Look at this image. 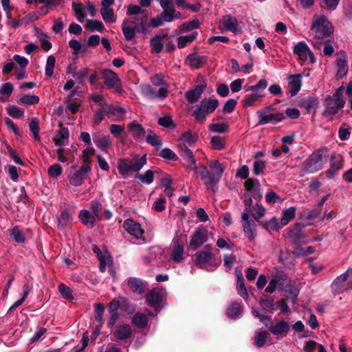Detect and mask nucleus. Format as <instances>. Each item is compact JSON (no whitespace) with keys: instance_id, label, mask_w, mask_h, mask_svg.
Returning <instances> with one entry per match:
<instances>
[{"instance_id":"nucleus-16","label":"nucleus","mask_w":352,"mask_h":352,"mask_svg":"<svg viewBox=\"0 0 352 352\" xmlns=\"http://www.w3.org/2000/svg\"><path fill=\"white\" fill-rule=\"evenodd\" d=\"M90 172V166L87 164H82L79 170L69 176V183L74 186H80Z\"/></svg>"},{"instance_id":"nucleus-30","label":"nucleus","mask_w":352,"mask_h":352,"mask_svg":"<svg viewBox=\"0 0 352 352\" xmlns=\"http://www.w3.org/2000/svg\"><path fill=\"white\" fill-rule=\"evenodd\" d=\"M128 128L132 136L137 140H142L145 136V131L142 126L136 121H133L128 125Z\"/></svg>"},{"instance_id":"nucleus-34","label":"nucleus","mask_w":352,"mask_h":352,"mask_svg":"<svg viewBox=\"0 0 352 352\" xmlns=\"http://www.w3.org/2000/svg\"><path fill=\"white\" fill-rule=\"evenodd\" d=\"M270 336V334L267 331L263 329H259L256 331L254 338V344L258 347H263Z\"/></svg>"},{"instance_id":"nucleus-22","label":"nucleus","mask_w":352,"mask_h":352,"mask_svg":"<svg viewBox=\"0 0 352 352\" xmlns=\"http://www.w3.org/2000/svg\"><path fill=\"white\" fill-rule=\"evenodd\" d=\"M200 176L207 189L215 192L217 189V179H214L212 173L206 166H202L200 170Z\"/></svg>"},{"instance_id":"nucleus-2","label":"nucleus","mask_w":352,"mask_h":352,"mask_svg":"<svg viewBox=\"0 0 352 352\" xmlns=\"http://www.w3.org/2000/svg\"><path fill=\"white\" fill-rule=\"evenodd\" d=\"M333 32V27L322 14H315L310 28V40L314 45H321Z\"/></svg>"},{"instance_id":"nucleus-8","label":"nucleus","mask_w":352,"mask_h":352,"mask_svg":"<svg viewBox=\"0 0 352 352\" xmlns=\"http://www.w3.org/2000/svg\"><path fill=\"white\" fill-rule=\"evenodd\" d=\"M331 287L333 291L338 294L352 288V270L349 269L338 276L333 282Z\"/></svg>"},{"instance_id":"nucleus-62","label":"nucleus","mask_w":352,"mask_h":352,"mask_svg":"<svg viewBox=\"0 0 352 352\" xmlns=\"http://www.w3.org/2000/svg\"><path fill=\"white\" fill-rule=\"evenodd\" d=\"M104 307L102 304H96L95 305V318L97 321H98L102 325L104 322Z\"/></svg>"},{"instance_id":"nucleus-15","label":"nucleus","mask_w":352,"mask_h":352,"mask_svg":"<svg viewBox=\"0 0 352 352\" xmlns=\"http://www.w3.org/2000/svg\"><path fill=\"white\" fill-rule=\"evenodd\" d=\"M123 228L131 236L137 239H142L144 241L143 236L144 230L141 225L131 219H127L124 221Z\"/></svg>"},{"instance_id":"nucleus-11","label":"nucleus","mask_w":352,"mask_h":352,"mask_svg":"<svg viewBox=\"0 0 352 352\" xmlns=\"http://www.w3.org/2000/svg\"><path fill=\"white\" fill-rule=\"evenodd\" d=\"M241 223L243 231L250 240H254L256 236V223L250 219V210L245 209L241 214Z\"/></svg>"},{"instance_id":"nucleus-1","label":"nucleus","mask_w":352,"mask_h":352,"mask_svg":"<svg viewBox=\"0 0 352 352\" xmlns=\"http://www.w3.org/2000/svg\"><path fill=\"white\" fill-rule=\"evenodd\" d=\"M126 14L132 16L131 21L124 20L122 25V30L125 38L127 41L132 40L135 35V30L128 25L129 23L136 26L138 32L144 34L150 33V28L154 27V18L147 22L148 12L147 10L142 9L140 6L130 5L126 10Z\"/></svg>"},{"instance_id":"nucleus-9","label":"nucleus","mask_w":352,"mask_h":352,"mask_svg":"<svg viewBox=\"0 0 352 352\" xmlns=\"http://www.w3.org/2000/svg\"><path fill=\"white\" fill-rule=\"evenodd\" d=\"M325 160H324V156L320 153V152L314 153L310 155L308 160H306L305 164V170L308 173H314L319 170H320Z\"/></svg>"},{"instance_id":"nucleus-55","label":"nucleus","mask_w":352,"mask_h":352,"mask_svg":"<svg viewBox=\"0 0 352 352\" xmlns=\"http://www.w3.org/2000/svg\"><path fill=\"white\" fill-rule=\"evenodd\" d=\"M147 317L145 314L137 313L134 315L133 322L138 327H144L147 324Z\"/></svg>"},{"instance_id":"nucleus-41","label":"nucleus","mask_w":352,"mask_h":352,"mask_svg":"<svg viewBox=\"0 0 352 352\" xmlns=\"http://www.w3.org/2000/svg\"><path fill=\"white\" fill-rule=\"evenodd\" d=\"M296 215V208L290 207L287 209H285L283 211V217L280 219L281 224L283 226H285L289 223L290 221H292Z\"/></svg>"},{"instance_id":"nucleus-47","label":"nucleus","mask_w":352,"mask_h":352,"mask_svg":"<svg viewBox=\"0 0 352 352\" xmlns=\"http://www.w3.org/2000/svg\"><path fill=\"white\" fill-rule=\"evenodd\" d=\"M29 127L33 134L34 139L36 141H39L41 139L39 136V120L37 118H32Z\"/></svg>"},{"instance_id":"nucleus-6","label":"nucleus","mask_w":352,"mask_h":352,"mask_svg":"<svg viewBox=\"0 0 352 352\" xmlns=\"http://www.w3.org/2000/svg\"><path fill=\"white\" fill-rule=\"evenodd\" d=\"M344 91V86L340 87L332 96H329L325 100V111L324 113L328 115H334L341 109L345 101L342 98V94Z\"/></svg>"},{"instance_id":"nucleus-17","label":"nucleus","mask_w":352,"mask_h":352,"mask_svg":"<svg viewBox=\"0 0 352 352\" xmlns=\"http://www.w3.org/2000/svg\"><path fill=\"white\" fill-rule=\"evenodd\" d=\"M197 78L198 80L202 82V83L196 85L193 89L189 90L186 93V100L190 104L195 103L199 100L201 94L206 87V84L204 82V76L199 75Z\"/></svg>"},{"instance_id":"nucleus-46","label":"nucleus","mask_w":352,"mask_h":352,"mask_svg":"<svg viewBox=\"0 0 352 352\" xmlns=\"http://www.w3.org/2000/svg\"><path fill=\"white\" fill-rule=\"evenodd\" d=\"M266 162L261 159H256L253 163V173L256 175H263L266 168Z\"/></svg>"},{"instance_id":"nucleus-38","label":"nucleus","mask_w":352,"mask_h":352,"mask_svg":"<svg viewBox=\"0 0 352 352\" xmlns=\"http://www.w3.org/2000/svg\"><path fill=\"white\" fill-rule=\"evenodd\" d=\"M245 209H248L250 210V214H251L254 219L256 221H258L260 219L265 215L266 211L265 208L263 206L258 204L251 208H246Z\"/></svg>"},{"instance_id":"nucleus-33","label":"nucleus","mask_w":352,"mask_h":352,"mask_svg":"<svg viewBox=\"0 0 352 352\" xmlns=\"http://www.w3.org/2000/svg\"><path fill=\"white\" fill-rule=\"evenodd\" d=\"M212 170V175L214 179H217V184L219 183L222 174L226 168L225 165L223 163L219 162L218 160H213L210 162L209 165Z\"/></svg>"},{"instance_id":"nucleus-24","label":"nucleus","mask_w":352,"mask_h":352,"mask_svg":"<svg viewBox=\"0 0 352 352\" xmlns=\"http://www.w3.org/2000/svg\"><path fill=\"white\" fill-rule=\"evenodd\" d=\"M244 186L245 190L250 192L255 199L258 200L262 197L260 190L261 185L257 179L248 178L245 181Z\"/></svg>"},{"instance_id":"nucleus-51","label":"nucleus","mask_w":352,"mask_h":352,"mask_svg":"<svg viewBox=\"0 0 352 352\" xmlns=\"http://www.w3.org/2000/svg\"><path fill=\"white\" fill-rule=\"evenodd\" d=\"M73 10L75 12L76 16L78 19V21L80 23L83 22L85 18V8L84 6L80 3H74L72 5Z\"/></svg>"},{"instance_id":"nucleus-61","label":"nucleus","mask_w":352,"mask_h":352,"mask_svg":"<svg viewBox=\"0 0 352 352\" xmlns=\"http://www.w3.org/2000/svg\"><path fill=\"white\" fill-rule=\"evenodd\" d=\"M237 292H238V294L243 298H248V292H247V289L245 287V283H244V279L242 276V275H241L240 276L238 277V280H237Z\"/></svg>"},{"instance_id":"nucleus-18","label":"nucleus","mask_w":352,"mask_h":352,"mask_svg":"<svg viewBox=\"0 0 352 352\" xmlns=\"http://www.w3.org/2000/svg\"><path fill=\"white\" fill-rule=\"evenodd\" d=\"M184 243L180 239H174L170 253V259L175 263H180L184 259Z\"/></svg>"},{"instance_id":"nucleus-64","label":"nucleus","mask_w":352,"mask_h":352,"mask_svg":"<svg viewBox=\"0 0 352 352\" xmlns=\"http://www.w3.org/2000/svg\"><path fill=\"white\" fill-rule=\"evenodd\" d=\"M58 291L64 298L69 300L74 299L72 294V289L65 284L61 283L58 285Z\"/></svg>"},{"instance_id":"nucleus-25","label":"nucleus","mask_w":352,"mask_h":352,"mask_svg":"<svg viewBox=\"0 0 352 352\" xmlns=\"http://www.w3.org/2000/svg\"><path fill=\"white\" fill-rule=\"evenodd\" d=\"M93 140L96 146L104 152H107L112 145V141L108 135H94Z\"/></svg>"},{"instance_id":"nucleus-35","label":"nucleus","mask_w":352,"mask_h":352,"mask_svg":"<svg viewBox=\"0 0 352 352\" xmlns=\"http://www.w3.org/2000/svg\"><path fill=\"white\" fill-rule=\"evenodd\" d=\"M265 96L264 93L254 92L245 96L243 100V105L245 107L253 106L256 102H259Z\"/></svg>"},{"instance_id":"nucleus-32","label":"nucleus","mask_w":352,"mask_h":352,"mask_svg":"<svg viewBox=\"0 0 352 352\" xmlns=\"http://www.w3.org/2000/svg\"><path fill=\"white\" fill-rule=\"evenodd\" d=\"M105 113L115 116L113 120L120 121L125 118V110L120 106L107 105Z\"/></svg>"},{"instance_id":"nucleus-54","label":"nucleus","mask_w":352,"mask_h":352,"mask_svg":"<svg viewBox=\"0 0 352 352\" xmlns=\"http://www.w3.org/2000/svg\"><path fill=\"white\" fill-rule=\"evenodd\" d=\"M56 64V58L54 56H49L47 58L46 65H45V75L47 76L51 77L54 74V68Z\"/></svg>"},{"instance_id":"nucleus-3","label":"nucleus","mask_w":352,"mask_h":352,"mask_svg":"<svg viewBox=\"0 0 352 352\" xmlns=\"http://www.w3.org/2000/svg\"><path fill=\"white\" fill-rule=\"evenodd\" d=\"M252 314L255 317H257L265 327L268 329L270 332L278 339L286 337L290 330L289 322L284 320L275 319L272 321L270 316L261 314L258 311L254 309H252Z\"/></svg>"},{"instance_id":"nucleus-27","label":"nucleus","mask_w":352,"mask_h":352,"mask_svg":"<svg viewBox=\"0 0 352 352\" xmlns=\"http://www.w3.org/2000/svg\"><path fill=\"white\" fill-rule=\"evenodd\" d=\"M220 28L235 33L238 31V21L230 15L225 16L221 21Z\"/></svg>"},{"instance_id":"nucleus-5","label":"nucleus","mask_w":352,"mask_h":352,"mask_svg":"<svg viewBox=\"0 0 352 352\" xmlns=\"http://www.w3.org/2000/svg\"><path fill=\"white\" fill-rule=\"evenodd\" d=\"M219 106V101L217 99L208 98L203 99L200 104L195 107L192 111V116L200 122L203 123L206 118L212 113Z\"/></svg>"},{"instance_id":"nucleus-56","label":"nucleus","mask_w":352,"mask_h":352,"mask_svg":"<svg viewBox=\"0 0 352 352\" xmlns=\"http://www.w3.org/2000/svg\"><path fill=\"white\" fill-rule=\"evenodd\" d=\"M159 155L163 159L168 161H176L177 160V156L175 153L170 148H165L162 149Z\"/></svg>"},{"instance_id":"nucleus-59","label":"nucleus","mask_w":352,"mask_h":352,"mask_svg":"<svg viewBox=\"0 0 352 352\" xmlns=\"http://www.w3.org/2000/svg\"><path fill=\"white\" fill-rule=\"evenodd\" d=\"M331 167L338 170L342 167V157L339 154H333L331 157Z\"/></svg>"},{"instance_id":"nucleus-23","label":"nucleus","mask_w":352,"mask_h":352,"mask_svg":"<svg viewBox=\"0 0 352 352\" xmlns=\"http://www.w3.org/2000/svg\"><path fill=\"white\" fill-rule=\"evenodd\" d=\"M178 148L180 155L190 164V168L196 171L197 166L192 151L184 143L179 144Z\"/></svg>"},{"instance_id":"nucleus-14","label":"nucleus","mask_w":352,"mask_h":352,"mask_svg":"<svg viewBox=\"0 0 352 352\" xmlns=\"http://www.w3.org/2000/svg\"><path fill=\"white\" fill-rule=\"evenodd\" d=\"M207 241L208 230L205 228H199L195 230L193 234L191 236V239L188 245L193 250H195Z\"/></svg>"},{"instance_id":"nucleus-28","label":"nucleus","mask_w":352,"mask_h":352,"mask_svg":"<svg viewBox=\"0 0 352 352\" xmlns=\"http://www.w3.org/2000/svg\"><path fill=\"white\" fill-rule=\"evenodd\" d=\"M126 283L129 289L134 293L140 294H142L146 287V284L141 279L131 277L126 280Z\"/></svg>"},{"instance_id":"nucleus-7","label":"nucleus","mask_w":352,"mask_h":352,"mask_svg":"<svg viewBox=\"0 0 352 352\" xmlns=\"http://www.w3.org/2000/svg\"><path fill=\"white\" fill-rule=\"evenodd\" d=\"M194 256L195 265L199 268L212 271L217 267L214 254L210 251H199Z\"/></svg>"},{"instance_id":"nucleus-29","label":"nucleus","mask_w":352,"mask_h":352,"mask_svg":"<svg viewBox=\"0 0 352 352\" xmlns=\"http://www.w3.org/2000/svg\"><path fill=\"white\" fill-rule=\"evenodd\" d=\"M206 56H198L196 54H189L186 59V63L192 69L200 68L206 63Z\"/></svg>"},{"instance_id":"nucleus-45","label":"nucleus","mask_w":352,"mask_h":352,"mask_svg":"<svg viewBox=\"0 0 352 352\" xmlns=\"http://www.w3.org/2000/svg\"><path fill=\"white\" fill-rule=\"evenodd\" d=\"M100 13L103 20L106 23H113L116 21L113 11L110 7H102Z\"/></svg>"},{"instance_id":"nucleus-63","label":"nucleus","mask_w":352,"mask_h":352,"mask_svg":"<svg viewBox=\"0 0 352 352\" xmlns=\"http://www.w3.org/2000/svg\"><path fill=\"white\" fill-rule=\"evenodd\" d=\"M179 140L183 141L184 143L192 145L197 142V137L193 135L191 131H188L181 135Z\"/></svg>"},{"instance_id":"nucleus-4","label":"nucleus","mask_w":352,"mask_h":352,"mask_svg":"<svg viewBox=\"0 0 352 352\" xmlns=\"http://www.w3.org/2000/svg\"><path fill=\"white\" fill-rule=\"evenodd\" d=\"M146 163V155H135L132 159H120L118 162L119 173L126 178L131 173L138 172Z\"/></svg>"},{"instance_id":"nucleus-60","label":"nucleus","mask_w":352,"mask_h":352,"mask_svg":"<svg viewBox=\"0 0 352 352\" xmlns=\"http://www.w3.org/2000/svg\"><path fill=\"white\" fill-rule=\"evenodd\" d=\"M19 101L24 104H35L39 102V97L36 95H24L20 98Z\"/></svg>"},{"instance_id":"nucleus-57","label":"nucleus","mask_w":352,"mask_h":352,"mask_svg":"<svg viewBox=\"0 0 352 352\" xmlns=\"http://www.w3.org/2000/svg\"><path fill=\"white\" fill-rule=\"evenodd\" d=\"M10 234L17 243H23L25 241L24 234L17 226L14 227L10 230Z\"/></svg>"},{"instance_id":"nucleus-13","label":"nucleus","mask_w":352,"mask_h":352,"mask_svg":"<svg viewBox=\"0 0 352 352\" xmlns=\"http://www.w3.org/2000/svg\"><path fill=\"white\" fill-rule=\"evenodd\" d=\"M101 77L108 88L119 92L121 91L120 80L114 72L109 69H104Z\"/></svg>"},{"instance_id":"nucleus-19","label":"nucleus","mask_w":352,"mask_h":352,"mask_svg":"<svg viewBox=\"0 0 352 352\" xmlns=\"http://www.w3.org/2000/svg\"><path fill=\"white\" fill-rule=\"evenodd\" d=\"M181 18V13L175 9L163 10L160 16L155 17V27L162 25L163 22H172Z\"/></svg>"},{"instance_id":"nucleus-50","label":"nucleus","mask_w":352,"mask_h":352,"mask_svg":"<svg viewBox=\"0 0 352 352\" xmlns=\"http://www.w3.org/2000/svg\"><path fill=\"white\" fill-rule=\"evenodd\" d=\"M86 27L91 32H102L104 28L103 23L97 20H88Z\"/></svg>"},{"instance_id":"nucleus-36","label":"nucleus","mask_w":352,"mask_h":352,"mask_svg":"<svg viewBox=\"0 0 352 352\" xmlns=\"http://www.w3.org/2000/svg\"><path fill=\"white\" fill-rule=\"evenodd\" d=\"M132 330L129 324L120 325L116 330L114 336L118 340H125L131 336Z\"/></svg>"},{"instance_id":"nucleus-43","label":"nucleus","mask_w":352,"mask_h":352,"mask_svg":"<svg viewBox=\"0 0 352 352\" xmlns=\"http://www.w3.org/2000/svg\"><path fill=\"white\" fill-rule=\"evenodd\" d=\"M159 180L162 186L165 188V193L169 197L172 196L173 190L170 186L172 184V179L170 176L168 175H166L159 178Z\"/></svg>"},{"instance_id":"nucleus-12","label":"nucleus","mask_w":352,"mask_h":352,"mask_svg":"<svg viewBox=\"0 0 352 352\" xmlns=\"http://www.w3.org/2000/svg\"><path fill=\"white\" fill-rule=\"evenodd\" d=\"M169 91V84L164 74H155V99L162 100Z\"/></svg>"},{"instance_id":"nucleus-58","label":"nucleus","mask_w":352,"mask_h":352,"mask_svg":"<svg viewBox=\"0 0 352 352\" xmlns=\"http://www.w3.org/2000/svg\"><path fill=\"white\" fill-rule=\"evenodd\" d=\"M228 125L226 123H212L209 125V129L214 133H223L227 131Z\"/></svg>"},{"instance_id":"nucleus-48","label":"nucleus","mask_w":352,"mask_h":352,"mask_svg":"<svg viewBox=\"0 0 352 352\" xmlns=\"http://www.w3.org/2000/svg\"><path fill=\"white\" fill-rule=\"evenodd\" d=\"M72 217L67 210H63L58 218L59 226L64 228L69 226L72 223Z\"/></svg>"},{"instance_id":"nucleus-31","label":"nucleus","mask_w":352,"mask_h":352,"mask_svg":"<svg viewBox=\"0 0 352 352\" xmlns=\"http://www.w3.org/2000/svg\"><path fill=\"white\" fill-rule=\"evenodd\" d=\"M166 291L155 285V312L160 311L166 305Z\"/></svg>"},{"instance_id":"nucleus-42","label":"nucleus","mask_w":352,"mask_h":352,"mask_svg":"<svg viewBox=\"0 0 352 352\" xmlns=\"http://www.w3.org/2000/svg\"><path fill=\"white\" fill-rule=\"evenodd\" d=\"M197 32H195L188 35L181 36L177 38V47L179 48H184L188 43L192 42L197 37Z\"/></svg>"},{"instance_id":"nucleus-21","label":"nucleus","mask_w":352,"mask_h":352,"mask_svg":"<svg viewBox=\"0 0 352 352\" xmlns=\"http://www.w3.org/2000/svg\"><path fill=\"white\" fill-rule=\"evenodd\" d=\"M336 64L337 66V77L342 78L348 73V63L344 52L340 51L338 54V58L336 60Z\"/></svg>"},{"instance_id":"nucleus-53","label":"nucleus","mask_w":352,"mask_h":352,"mask_svg":"<svg viewBox=\"0 0 352 352\" xmlns=\"http://www.w3.org/2000/svg\"><path fill=\"white\" fill-rule=\"evenodd\" d=\"M167 41L169 43L167 34L155 35V53L160 52L163 49L164 43Z\"/></svg>"},{"instance_id":"nucleus-44","label":"nucleus","mask_w":352,"mask_h":352,"mask_svg":"<svg viewBox=\"0 0 352 352\" xmlns=\"http://www.w3.org/2000/svg\"><path fill=\"white\" fill-rule=\"evenodd\" d=\"M242 312L240 304L234 302L230 305L227 310V316L232 319L236 318Z\"/></svg>"},{"instance_id":"nucleus-39","label":"nucleus","mask_w":352,"mask_h":352,"mask_svg":"<svg viewBox=\"0 0 352 352\" xmlns=\"http://www.w3.org/2000/svg\"><path fill=\"white\" fill-rule=\"evenodd\" d=\"M69 136V132L68 129H67V128L60 129L54 139L55 144L56 146H63L65 144L66 140H68Z\"/></svg>"},{"instance_id":"nucleus-37","label":"nucleus","mask_w":352,"mask_h":352,"mask_svg":"<svg viewBox=\"0 0 352 352\" xmlns=\"http://www.w3.org/2000/svg\"><path fill=\"white\" fill-rule=\"evenodd\" d=\"M78 217L81 222L87 226H93L97 220L96 217L89 210H82L80 211Z\"/></svg>"},{"instance_id":"nucleus-20","label":"nucleus","mask_w":352,"mask_h":352,"mask_svg":"<svg viewBox=\"0 0 352 352\" xmlns=\"http://www.w3.org/2000/svg\"><path fill=\"white\" fill-rule=\"evenodd\" d=\"M258 113L259 115L258 123L260 124H266L267 123L276 124L285 118L283 113L267 114L263 110H259Z\"/></svg>"},{"instance_id":"nucleus-26","label":"nucleus","mask_w":352,"mask_h":352,"mask_svg":"<svg viewBox=\"0 0 352 352\" xmlns=\"http://www.w3.org/2000/svg\"><path fill=\"white\" fill-rule=\"evenodd\" d=\"M301 78V74L290 75L287 77L289 92L292 96H296L300 90L302 86Z\"/></svg>"},{"instance_id":"nucleus-52","label":"nucleus","mask_w":352,"mask_h":352,"mask_svg":"<svg viewBox=\"0 0 352 352\" xmlns=\"http://www.w3.org/2000/svg\"><path fill=\"white\" fill-rule=\"evenodd\" d=\"M200 25V22L198 20H192L189 22L183 23L179 27V30L183 32H190L192 30L198 29Z\"/></svg>"},{"instance_id":"nucleus-49","label":"nucleus","mask_w":352,"mask_h":352,"mask_svg":"<svg viewBox=\"0 0 352 352\" xmlns=\"http://www.w3.org/2000/svg\"><path fill=\"white\" fill-rule=\"evenodd\" d=\"M6 110L8 115L13 118H19L24 114L23 110L16 105L10 104L6 107Z\"/></svg>"},{"instance_id":"nucleus-40","label":"nucleus","mask_w":352,"mask_h":352,"mask_svg":"<svg viewBox=\"0 0 352 352\" xmlns=\"http://www.w3.org/2000/svg\"><path fill=\"white\" fill-rule=\"evenodd\" d=\"M263 226L268 231H278L284 226H282L281 221L278 222L276 217H274L270 220L261 222Z\"/></svg>"},{"instance_id":"nucleus-10","label":"nucleus","mask_w":352,"mask_h":352,"mask_svg":"<svg viewBox=\"0 0 352 352\" xmlns=\"http://www.w3.org/2000/svg\"><path fill=\"white\" fill-rule=\"evenodd\" d=\"M294 52L303 62L308 61L309 63L313 64L316 61L313 52L303 41L298 42L294 45Z\"/></svg>"}]
</instances>
